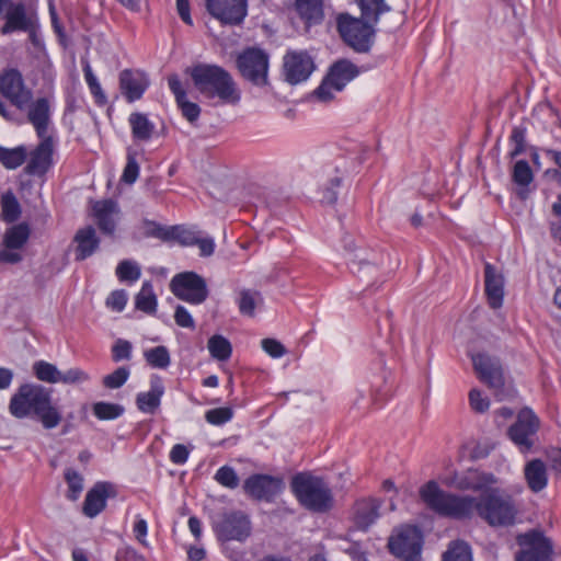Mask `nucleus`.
<instances>
[{
    "label": "nucleus",
    "instance_id": "obj_1",
    "mask_svg": "<svg viewBox=\"0 0 561 561\" xmlns=\"http://www.w3.org/2000/svg\"><path fill=\"white\" fill-rule=\"evenodd\" d=\"M420 497L427 508L439 516L457 520L469 519L477 512L491 526H511L517 507L511 495L492 490L479 499L446 492L434 480L421 486Z\"/></svg>",
    "mask_w": 561,
    "mask_h": 561
},
{
    "label": "nucleus",
    "instance_id": "obj_2",
    "mask_svg": "<svg viewBox=\"0 0 561 561\" xmlns=\"http://www.w3.org/2000/svg\"><path fill=\"white\" fill-rule=\"evenodd\" d=\"M8 410L15 419L39 421L45 430H53L62 421V413L53 401V390L39 383L21 385L12 394Z\"/></svg>",
    "mask_w": 561,
    "mask_h": 561
},
{
    "label": "nucleus",
    "instance_id": "obj_3",
    "mask_svg": "<svg viewBox=\"0 0 561 561\" xmlns=\"http://www.w3.org/2000/svg\"><path fill=\"white\" fill-rule=\"evenodd\" d=\"M195 89L207 100L218 104L236 105L240 102V90L232 76L222 67L198 64L187 69Z\"/></svg>",
    "mask_w": 561,
    "mask_h": 561
},
{
    "label": "nucleus",
    "instance_id": "obj_4",
    "mask_svg": "<svg viewBox=\"0 0 561 561\" xmlns=\"http://www.w3.org/2000/svg\"><path fill=\"white\" fill-rule=\"evenodd\" d=\"M290 486L300 505L310 512L325 513L334 505L332 490L320 477L298 473L293 478Z\"/></svg>",
    "mask_w": 561,
    "mask_h": 561
},
{
    "label": "nucleus",
    "instance_id": "obj_5",
    "mask_svg": "<svg viewBox=\"0 0 561 561\" xmlns=\"http://www.w3.org/2000/svg\"><path fill=\"white\" fill-rule=\"evenodd\" d=\"M342 242L348 268L354 275L366 279L377 274L380 262L375 252L357 245L351 234L344 236Z\"/></svg>",
    "mask_w": 561,
    "mask_h": 561
},
{
    "label": "nucleus",
    "instance_id": "obj_6",
    "mask_svg": "<svg viewBox=\"0 0 561 561\" xmlns=\"http://www.w3.org/2000/svg\"><path fill=\"white\" fill-rule=\"evenodd\" d=\"M213 529L220 541H243L251 534V522L241 511L222 512L214 517Z\"/></svg>",
    "mask_w": 561,
    "mask_h": 561
},
{
    "label": "nucleus",
    "instance_id": "obj_7",
    "mask_svg": "<svg viewBox=\"0 0 561 561\" xmlns=\"http://www.w3.org/2000/svg\"><path fill=\"white\" fill-rule=\"evenodd\" d=\"M337 28L345 43L356 51L366 53L369 50L375 35L371 24L360 18L356 19L348 14H341L337 18Z\"/></svg>",
    "mask_w": 561,
    "mask_h": 561
},
{
    "label": "nucleus",
    "instance_id": "obj_8",
    "mask_svg": "<svg viewBox=\"0 0 561 561\" xmlns=\"http://www.w3.org/2000/svg\"><path fill=\"white\" fill-rule=\"evenodd\" d=\"M540 420L530 408H523L507 434L519 451L528 453L536 444Z\"/></svg>",
    "mask_w": 561,
    "mask_h": 561
},
{
    "label": "nucleus",
    "instance_id": "obj_9",
    "mask_svg": "<svg viewBox=\"0 0 561 561\" xmlns=\"http://www.w3.org/2000/svg\"><path fill=\"white\" fill-rule=\"evenodd\" d=\"M172 294L188 304L201 305L208 297V287L205 278L195 272L175 274L170 282Z\"/></svg>",
    "mask_w": 561,
    "mask_h": 561
},
{
    "label": "nucleus",
    "instance_id": "obj_10",
    "mask_svg": "<svg viewBox=\"0 0 561 561\" xmlns=\"http://www.w3.org/2000/svg\"><path fill=\"white\" fill-rule=\"evenodd\" d=\"M241 76L257 87L267 84L268 55L260 48H248L237 58Z\"/></svg>",
    "mask_w": 561,
    "mask_h": 561
},
{
    "label": "nucleus",
    "instance_id": "obj_11",
    "mask_svg": "<svg viewBox=\"0 0 561 561\" xmlns=\"http://www.w3.org/2000/svg\"><path fill=\"white\" fill-rule=\"evenodd\" d=\"M392 554L404 561H416L421 556L422 535L415 526H404L398 529L389 539Z\"/></svg>",
    "mask_w": 561,
    "mask_h": 561
},
{
    "label": "nucleus",
    "instance_id": "obj_12",
    "mask_svg": "<svg viewBox=\"0 0 561 561\" xmlns=\"http://www.w3.org/2000/svg\"><path fill=\"white\" fill-rule=\"evenodd\" d=\"M32 369L35 377L46 383L80 385L90 380L89 374L80 368L61 371L56 365L45 360L35 362Z\"/></svg>",
    "mask_w": 561,
    "mask_h": 561
},
{
    "label": "nucleus",
    "instance_id": "obj_13",
    "mask_svg": "<svg viewBox=\"0 0 561 561\" xmlns=\"http://www.w3.org/2000/svg\"><path fill=\"white\" fill-rule=\"evenodd\" d=\"M0 93L19 110H25L33 99L32 91L16 69H8L0 76Z\"/></svg>",
    "mask_w": 561,
    "mask_h": 561
},
{
    "label": "nucleus",
    "instance_id": "obj_14",
    "mask_svg": "<svg viewBox=\"0 0 561 561\" xmlns=\"http://www.w3.org/2000/svg\"><path fill=\"white\" fill-rule=\"evenodd\" d=\"M440 481L448 488L462 491H480L496 482L492 473L482 472L477 469H468L462 472H448L440 477Z\"/></svg>",
    "mask_w": 561,
    "mask_h": 561
},
{
    "label": "nucleus",
    "instance_id": "obj_15",
    "mask_svg": "<svg viewBox=\"0 0 561 561\" xmlns=\"http://www.w3.org/2000/svg\"><path fill=\"white\" fill-rule=\"evenodd\" d=\"M207 11L222 24L239 25L248 14L247 0H206Z\"/></svg>",
    "mask_w": 561,
    "mask_h": 561
},
{
    "label": "nucleus",
    "instance_id": "obj_16",
    "mask_svg": "<svg viewBox=\"0 0 561 561\" xmlns=\"http://www.w3.org/2000/svg\"><path fill=\"white\" fill-rule=\"evenodd\" d=\"M284 76L290 84L306 81L314 70V62L307 51L290 50L284 56Z\"/></svg>",
    "mask_w": 561,
    "mask_h": 561
},
{
    "label": "nucleus",
    "instance_id": "obj_17",
    "mask_svg": "<svg viewBox=\"0 0 561 561\" xmlns=\"http://www.w3.org/2000/svg\"><path fill=\"white\" fill-rule=\"evenodd\" d=\"M30 238V229L25 224L14 225L8 228L3 234V250L0 251V262L15 264L22 261L20 250Z\"/></svg>",
    "mask_w": 561,
    "mask_h": 561
},
{
    "label": "nucleus",
    "instance_id": "obj_18",
    "mask_svg": "<svg viewBox=\"0 0 561 561\" xmlns=\"http://www.w3.org/2000/svg\"><path fill=\"white\" fill-rule=\"evenodd\" d=\"M523 550L516 561H550L552 553L551 541L540 533H529L519 537Z\"/></svg>",
    "mask_w": 561,
    "mask_h": 561
},
{
    "label": "nucleus",
    "instance_id": "obj_19",
    "mask_svg": "<svg viewBox=\"0 0 561 561\" xmlns=\"http://www.w3.org/2000/svg\"><path fill=\"white\" fill-rule=\"evenodd\" d=\"M283 480L268 474L250 476L243 484L244 492L255 500L272 502L283 490Z\"/></svg>",
    "mask_w": 561,
    "mask_h": 561
},
{
    "label": "nucleus",
    "instance_id": "obj_20",
    "mask_svg": "<svg viewBox=\"0 0 561 561\" xmlns=\"http://www.w3.org/2000/svg\"><path fill=\"white\" fill-rule=\"evenodd\" d=\"M471 359L480 380L493 389L497 396V391L504 385L502 366L499 359L483 353L472 355Z\"/></svg>",
    "mask_w": 561,
    "mask_h": 561
},
{
    "label": "nucleus",
    "instance_id": "obj_21",
    "mask_svg": "<svg viewBox=\"0 0 561 561\" xmlns=\"http://www.w3.org/2000/svg\"><path fill=\"white\" fill-rule=\"evenodd\" d=\"M41 142L31 152L25 172L30 175H44L53 164L54 139L51 136L39 137Z\"/></svg>",
    "mask_w": 561,
    "mask_h": 561
},
{
    "label": "nucleus",
    "instance_id": "obj_22",
    "mask_svg": "<svg viewBox=\"0 0 561 561\" xmlns=\"http://www.w3.org/2000/svg\"><path fill=\"white\" fill-rule=\"evenodd\" d=\"M92 213L99 229L105 234H113L121 214L117 202L110 198L98 201L93 203Z\"/></svg>",
    "mask_w": 561,
    "mask_h": 561
},
{
    "label": "nucleus",
    "instance_id": "obj_23",
    "mask_svg": "<svg viewBox=\"0 0 561 561\" xmlns=\"http://www.w3.org/2000/svg\"><path fill=\"white\" fill-rule=\"evenodd\" d=\"M148 85V77L140 70L125 69L119 73V88L128 102L141 99Z\"/></svg>",
    "mask_w": 561,
    "mask_h": 561
},
{
    "label": "nucleus",
    "instance_id": "obj_24",
    "mask_svg": "<svg viewBox=\"0 0 561 561\" xmlns=\"http://www.w3.org/2000/svg\"><path fill=\"white\" fill-rule=\"evenodd\" d=\"M116 494L115 485L110 482H98L88 491L83 503V513L93 518L99 515L106 505V500Z\"/></svg>",
    "mask_w": 561,
    "mask_h": 561
},
{
    "label": "nucleus",
    "instance_id": "obj_25",
    "mask_svg": "<svg viewBox=\"0 0 561 561\" xmlns=\"http://www.w3.org/2000/svg\"><path fill=\"white\" fill-rule=\"evenodd\" d=\"M165 391L161 377L152 375L150 377V389L139 392L136 396L137 409L146 414H154L161 404V398Z\"/></svg>",
    "mask_w": 561,
    "mask_h": 561
},
{
    "label": "nucleus",
    "instance_id": "obj_26",
    "mask_svg": "<svg viewBox=\"0 0 561 561\" xmlns=\"http://www.w3.org/2000/svg\"><path fill=\"white\" fill-rule=\"evenodd\" d=\"M5 24L1 28L2 34L15 31L33 32L35 28V16L27 13L25 5L22 3L12 5L5 14Z\"/></svg>",
    "mask_w": 561,
    "mask_h": 561
},
{
    "label": "nucleus",
    "instance_id": "obj_27",
    "mask_svg": "<svg viewBox=\"0 0 561 561\" xmlns=\"http://www.w3.org/2000/svg\"><path fill=\"white\" fill-rule=\"evenodd\" d=\"M484 286L490 307L493 309L502 307L504 298V277L490 263H485L484 265Z\"/></svg>",
    "mask_w": 561,
    "mask_h": 561
},
{
    "label": "nucleus",
    "instance_id": "obj_28",
    "mask_svg": "<svg viewBox=\"0 0 561 561\" xmlns=\"http://www.w3.org/2000/svg\"><path fill=\"white\" fill-rule=\"evenodd\" d=\"M27 108V121L33 125L38 137L49 136L47 134L50 122V106L45 98L30 102Z\"/></svg>",
    "mask_w": 561,
    "mask_h": 561
},
{
    "label": "nucleus",
    "instance_id": "obj_29",
    "mask_svg": "<svg viewBox=\"0 0 561 561\" xmlns=\"http://www.w3.org/2000/svg\"><path fill=\"white\" fill-rule=\"evenodd\" d=\"M358 68L346 59H341L334 62L327 76L333 84V90L342 91L344 87L358 76Z\"/></svg>",
    "mask_w": 561,
    "mask_h": 561
},
{
    "label": "nucleus",
    "instance_id": "obj_30",
    "mask_svg": "<svg viewBox=\"0 0 561 561\" xmlns=\"http://www.w3.org/2000/svg\"><path fill=\"white\" fill-rule=\"evenodd\" d=\"M524 478L534 493L542 491L548 484L546 463L538 458L529 460L524 467Z\"/></svg>",
    "mask_w": 561,
    "mask_h": 561
},
{
    "label": "nucleus",
    "instance_id": "obj_31",
    "mask_svg": "<svg viewBox=\"0 0 561 561\" xmlns=\"http://www.w3.org/2000/svg\"><path fill=\"white\" fill-rule=\"evenodd\" d=\"M380 503L377 500L368 499L356 502L354 507V523L363 530H366L379 516Z\"/></svg>",
    "mask_w": 561,
    "mask_h": 561
},
{
    "label": "nucleus",
    "instance_id": "obj_32",
    "mask_svg": "<svg viewBox=\"0 0 561 561\" xmlns=\"http://www.w3.org/2000/svg\"><path fill=\"white\" fill-rule=\"evenodd\" d=\"M75 241L77 242L76 259L80 261L91 256L100 244L95 229L91 226L80 229L76 233Z\"/></svg>",
    "mask_w": 561,
    "mask_h": 561
},
{
    "label": "nucleus",
    "instance_id": "obj_33",
    "mask_svg": "<svg viewBox=\"0 0 561 561\" xmlns=\"http://www.w3.org/2000/svg\"><path fill=\"white\" fill-rule=\"evenodd\" d=\"M128 123L133 138L138 141H148L156 133L154 124L144 113H131Z\"/></svg>",
    "mask_w": 561,
    "mask_h": 561
},
{
    "label": "nucleus",
    "instance_id": "obj_34",
    "mask_svg": "<svg viewBox=\"0 0 561 561\" xmlns=\"http://www.w3.org/2000/svg\"><path fill=\"white\" fill-rule=\"evenodd\" d=\"M157 296L153 291L151 283L145 282L140 291L135 297L136 309L148 314H153L157 311Z\"/></svg>",
    "mask_w": 561,
    "mask_h": 561
},
{
    "label": "nucleus",
    "instance_id": "obj_35",
    "mask_svg": "<svg viewBox=\"0 0 561 561\" xmlns=\"http://www.w3.org/2000/svg\"><path fill=\"white\" fill-rule=\"evenodd\" d=\"M359 8L362 11L360 19L373 26L378 22L382 13L390 10L385 0H359Z\"/></svg>",
    "mask_w": 561,
    "mask_h": 561
},
{
    "label": "nucleus",
    "instance_id": "obj_36",
    "mask_svg": "<svg viewBox=\"0 0 561 561\" xmlns=\"http://www.w3.org/2000/svg\"><path fill=\"white\" fill-rule=\"evenodd\" d=\"M296 8L308 23H319L323 18L322 0H297Z\"/></svg>",
    "mask_w": 561,
    "mask_h": 561
},
{
    "label": "nucleus",
    "instance_id": "obj_37",
    "mask_svg": "<svg viewBox=\"0 0 561 561\" xmlns=\"http://www.w3.org/2000/svg\"><path fill=\"white\" fill-rule=\"evenodd\" d=\"M237 302L241 314L253 317L255 308L263 304V298L256 290L242 289Z\"/></svg>",
    "mask_w": 561,
    "mask_h": 561
},
{
    "label": "nucleus",
    "instance_id": "obj_38",
    "mask_svg": "<svg viewBox=\"0 0 561 561\" xmlns=\"http://www.w3.org/2000/svg\"><path fill=\"white\" fill-rule=\"evenodd\" d=\"M207 347L211 356L218 360H227L231 356V344L222 335H213L208 340Z\"/></svg>",
    "mask_w": 561,
    "mask_h": 561
},
{
    "label": "nucleus",
    "instance_id": "obj_39",
    "mask_svg": "<svg viewBox=\"0 0 561 561\" xmlns=\"http://www.w3.org/2000/svg\"><path fill=\"white\" fill-rule=\"evenodd\" d=\"M21 214L20 204L12 192L1 196V217L7 222L15 221Z\"/></svg>",
    "mask_w": 561,
    "mask_h": 561
},
{
    "label": "nucleus",
    "instance_id": "obj_40",
    "mask_svg": "<svg viewBox=\"0 0 561 561\" xmlns=\"http://www.w3.org/2000/svg\"><path fill=\"white\" fill-rule=\"evenodd\" d=\"M82 68L84 73V79L87 81V84L90 89L91 94L93 95L95 103L99 105H104L107 102L106 95L102 90V87L100 82L98 81V78L94 76L92 68L89 64V61H82Z\"/></svg>",
    "mask_w": 561,
    "mask_h": 561
},
{
    "label": "nucleus",
    "instance_id": "obj_41",
    "mask_svg": "<svg viewBox=\"0 0 561 561\" xmlns=\"http://www.w3.org/2000/svg\"><path fill=\"white\" fill-rule=\"evenodd\" d=\"M144 356L153 368L165 369L171 363L170 353L162 345L145 351Z\"/></svg>",
    "mask_w": 561,
    "mask_h": 561
},
{
    "label": "nucleus",
    "instance_id": "obj_42",
    "mask_svg": "<svg viewBox=\"0 0 561 561\" xmlns=\"http://www.w3.org/2000/svg\"><path fill=\"white\" fill-rule=\"evenodd\" d=\"M26 158V152L23 147L7 149L0 147V162L7 169H16L20 167Z\"/></svg>",
    "mask_w": 561,
    "mask_h": 561
},
{
    "label": "nucleus",
    "instance_id": "obj_43",
    "mask_svg": "<svg viewBox=\"0 0 561 561\" xmlns=\"http://www.w3.org/2000/svg\"><path fill=\"white\" fill-rule=\"evenodd\" d=\"M116 275L121 282L134 283L141 276L140 266L131 260H124L116 267Z\"/></svg>",
    "mask_w": 561,
    "mask_h": 561
},
{
    "label": "nucleus",
    "instance_id": "obj_44",
    "mask_svg": "<svg viewBox=\"0 0 561 561\" xmlns=\"http://www.w3.org/2000/svg\"><path fill=\"white\" fill-rule=\"evenodd\" d=\"M124 407L111 402H96L93 404V413L99 420H115L123 415Z\"/></svg>",
    "mask_w": 561,
    "mask_h": 561
},
{
    "label": "nucleus",
    "instance_id": "obj_45",
    "mask_svg": "<svg viewBox=\"0 0 561 561\" xmlns=\"http://www.w3.org/2000/svg\"><path fill=\"white\" fill-rule=\"evenodd\" d=\"M443 561H472L471 549L463 541H455L444 553Z\"/></svg>",
    "mask_w": 561,
    "mask_h": 561
},
{
    "label": "nucleus",
    "instance_id": "obj_46",
    "mask_svg": "<svg viewBox=\"0 0 561 561\" xmlns=\"http://www.w3.org/2000/svg\"><path fill=\"white\" fill-rule=\"evenodd\" d=\"M199 234L201 232L194 229H188L183 226H172L170 227L169 241L176 240L182 245L191 247L196 243Z\"/></svg>",
    "mask_w": 561,
    "mask_h": 561
},
{
    "label": "nucleus",
    "instance_id": "obj_47",
    "mask_svg": "<svg viewBox=\"0 0 561 561\" xmlns=\"http://www.w3.org/2000/svg\"><path fill=\"white\" fill-rule=\"evenodd\" d=\"M65 480L68 484L67 497L71 501L78 500L83 490V477L75 469L68 468L65 471Z\"/></svg>",
    "mask_w": 561,
    "mask_h": 561
},
{
    "label": "nucleus",
    "instance_id": "obj_48",
    "mask_svg": "<svg viewBox=\"0 0 561 561\" xmlns=\"http://www.w3.org/2000/svg\"><path fill=\"white\" fill-rule=\"evenodd\" d=\"M513 181L519 186H528L533 180V171L526 160H518L513 168Z\"/></svg>",
    "mask_w": 561,
    "mask_h": 561
},
{
    "label": "nucleus",
    "instance_id": "obj_49",
    "mask_svg": "<svg viewBox=\"0 0 561 561\" xmlns=\"http://www.w3.org/2000/svg\"><path fill=\"white\" fill-rule=\"evenodd\" d=\"M139 170L137 151L129 148L127 150V162L122 174V181L127 184H133L139 175Z\"/></svg>",
    "mask_w": 561,
    "mask_h": 561
},
{
    "label": "nucleus",
    "instance_id": "obj_50",
    "mask_svg": "<svg viewBox=\"0 0 561 561\" xmlns=\"http://www.w3.org/2000/svg\"><path fill=\"white\" fill-rule=\"evenodd\" d=\"M141 230L145 237H152L162 241H169L170 227H163L156 221L146 219L141 224Z\"/></svg>",
    "mask_w": 561,
    "mask_h": 561
},
{
    "label": "nucleus",
    "instance_id": "obj_51",
    "mask_svg": "<svg viewBox=\"0 0 561 561\" xmlns=\"http://www.w3.org/2000/svg\"><path fill=\"white\" fill-rule=\"evenodd\" d=\"M215 480L225 488L236 489L239 485V477L234 469L229 466L219 468L215 474Z\"/></svg>",
    "mask_w": 561,
    "mask_h": 561
},
{
    "label": "nucleus",
    "instance_id": "obj_52",
    "mask_svg": "<svg viewBox=\"0 0 561 561\" xmlns=\"http://www.w3.org/2000/svg\"><path fill=\"white\" fill-rule=\"evenodd\" d=\"M129 375L130 371L127 367H118L103 378V385L108 389L121 388L127 381Z\"/></svg>",
    "mask_w": 561,
    "mask_h": 561
},
{
    "label": "nucleus",
    "instance_id": "obj_53",
    "mask_svg": "<svg viewBox=\"0 0 561 561\" xmlns=\"http://www.w3.org/2000/svg\"><path fill=\"white\" fill-rule=\"evenodd\" d=\"M232 416L233 411L228 407L211 409L205 413L206 421L213 425H222L229 422Z\"/></svg>",
    "mask_w": 561,
    "mask_h": 561
},
{
    "label": "nucleus",
    "instance_id": "obj_54",
    "mask_svg": "<svg viewBox=\"0 0 561 561\" xmlns=\"http://www.w3.org/2000/svg\"><path fill=\"white\" fill-rule=\"evenodd\" d=\"M510 140L514 145V149L510 152V157L513 159L525 150L526 128L524 126H515Z\"/></svg>",
    "mask_w": 561,
    "mask_h": 561
},
{
    "label": "nucleus",
    "instance_id": "obj_55",
    "mask_svg": "<svg viewBox=\"0 0 561 561\" xmlns=\"http://www.w3.org/2000/svg\"><path fill=\"white\" fill-rule=\"evenodd\" d=\"M469 403L471 409L477 413H484L490 408V400L486 397H483L481 391L478 389H472L469 392Z\"/></svg>",
    "mask_w": 561,
    "mask_h": 561
},
{
    "label": "nucleus",
    "instance_id": "obj_56",
    "mask_svg": "<svg viewBox=\"0 0 561 561\" xmlns=\"http://www.w3.org/2000/svg\"><path fill=\"white\" fill-rule=\"evenodd\" d=\"M179 107L181 108L182 115L190 122L194 123L198 119L201 114V107L198 104L188 101L186 98L182 101L178 102Z\"/></svg>",
    "mask_w": 561,
    "mask_h": 561
},
{
    "label": "nucleus",
    "instance_id": "obj_57",
    "mask_svg": "<svg viewBox=\"0 0 561 561\" xmlns=\"http://www.w3.org/2000/svg\"><path fill=\"white\" fill-rule=\"evenodd\" d=\"M261 344L262 348L274 358H279L286 353L284 345L277 340L264 339Z\"/></svg>",
    "mask_w": 561,
    "mask_h": 561
},
{
    "label": "nucleus",
    "instance_id": "obj_58",
    "mask_svg": "<svg viewBox=\"0 0 561 561\" xmlns=\"http://www.w3.org/2000/svg\"><path fill=\"white\" fill-rule=\"evenodd\" d=\"M114 362L129 359L131 354V344L125 340H118L112 348Z\"/></svg>",
    "mask_w": 561,
    "mask_h": 561
},
{
    "label": "nucleus",
    "instance_id": "obj_59",
    "mask_svg": "<svg viewBox=\"0 0 561 561\" xmlns=\"http://www.w3.org/2000/svg\"><path fill=\"white\" fill-rule=\"evenodd\" d=\"M127 302V294L125 290H115L106 299L107 307L115 311H122Z\"/></svg>",
    "mask_w": 561,
    "mask_h": 561
},
{
    "label": "nucleus",
    "instance_id": "obj_60",
    "mask_svg": "<svg viewBox=\"0 0 561 561\" xmlns=\"http://www.w3.org/2000/svg\"><path fill=\"white\" fill-rule=\"evenodd\" d=\"M174 320L179 327L194 329L195 322L191 313L183 306H178L174 312Z\"/></svg>",
    "mask_w": 561,
    "mask_h": 561
},
{
    "label": "nucleus",
    "instance_id": "obj_61",
    "mask_svg": "<svg viewBox=\"0 0 561 561\" xmlns=\"http://www.w3.org/2000/svg\"><path fill=\"white\" fill-rule=\"evenodd\" d=\"M341 185V179L334 178L330 181V185L323 190L322 203L334 204L337 199L336 188Z\"/></svg>",
    "mask_w": 561,
    "mask_h": 561
},
{
    "label": "nucleus",
    "instance_id": "obj_62",
    "mask_svg": "<svg viewBox=\"0 0 561 561\" xmlns=\"http://www.w3.org/2000/svg\"><path fill=\"white\" fill-rule=\"evenodd\" d=\"M332 89V82L325 77L322 83L314 90V95L321 102H329L333 99Z\"/></svg>",
    "mask_w": 561,
    "mask_h": 561
},
{
    "label": "nucleus",
    "instance_id": "obj_63",
    "mask_svg": "<svg viewBox=\"0 0 561 561\" xmlns=\"http://www.w3.org/2000/svg\"><path fill=\"white\" fill-rule=\"evenodd\" d=\"M188 449L182 444H176L170 451V460L175 465H183L187 461Z\"/></svg>",
    "mask_w": 561,
    "mask_h": 561
},
{
    "label": "nucleus",
    "instance_id": "obj_64",
    "mask_svg": "<svg viewBox=\"0 0 561 561\" xmlns=\"http://www.w3.org/2000/svg\"><path fill=\"white\" fill-rule=\"evenodd\" d=\"M194 245L198 247L201 256H210L215 251V241L210 237L199 234Z\"/></svg>",
    "mask_w": 561,
    "mask_h": 561
}]
</instances>
